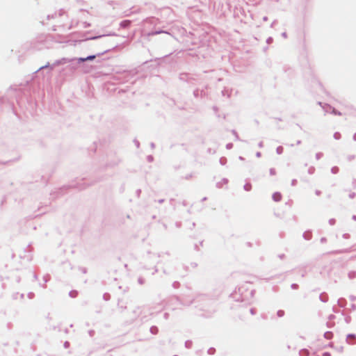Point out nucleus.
Instances as JSON below:
<instances>
[{"label": "nucleus", "mask_w": 356, "mask_h": 356, "mask_svg": "<svg viewBox=\"0 0 356 356\" xmlns=\"http://www.w3.org/2000/svg\"><path fill=\"white\" fill-rule=\"evenodd\" d=\"M95 58V56H89L86 58H79L78 59V60L80 63V62H84L86 60H93Z\"/></svg>", "instance_id": "nucleus-1"}, {"label": "nucleus", "mask_w": 356, "mask_h": 356, "mask_svg": "<svg viewBox=\"0 0 356 356\" xmlns=\"http://www.w3.org/2000/svg\"><path fill=\"white\" fill-rule=\"evenodd\" d=\"M273 199L275 201V202H278L281 199V195L278 193H275L273 195Z\"/></svg>", "instance_id": "nucleus-2"}, {"label": "nucleus", "mask_w": 356, "mask_h": 356, "mask_svg": "<svg viewBox=\"0 0 356 356\" xmlns=\"http://www.w3.org/2000/svg\"><path fill=\"white\" fill-rule=\"evenodd\" d=\"M332 334L331 332L325 333V337L327 339H330L332 337Z\"/></svg>", "instance_id": "nucleus-3"}, {"label": "nucleus", "mask_w": 356, "mask_h": 356, "mask_svg": "<svg viewBox=\"0 0 356 356\" xmlns=\"http://www.w3.org/2000/svg\"><path fill=\"white\" fill-rule=\"evenodd\" d=\"M282 150H283V149H282V147H278L277 148V154H281V153L282 152Z\"/></svg>", "instance_id": "nucleus-4"}, {"label": "nucleus", "mask_w": 356, "mask_h": 356, "mask_svg": "<svg viewBox=\"0 0 356 356\" xmlns=\"http://www.w3.org/2000/svg\"><path fill=\"white\" fill-rule=\"evenodd\" d=\"M244 188L245 191H249L250 189V185H249V184L245 185Z\"/></svg>", "instance_id": "nucleus-5"}, {"label": "nucleus", "mask_w": 356, "mask_h": 356, "mask_svg": "<svg viewBox=\"0 0 356 356\" xmlns=\"http://www.w3.org/2000/svg\"><path fill=\"white\" fill-rule=\"evenodd\" d=\"M277 314H278V316H282L283 315V312H282V311H279V312H277Z\"/></svg>", "instance_id": "nucleus-6"}, {"label": "nucleus", "mask_w": 356, "mask_h": 356, "mask_svg": "<svg viewBox=\"0 0 356 356\" xmlns=\"http://www.w3.org/2000/svg\"><path fill=\"white\" fill-rule=\"evenodd\" d=\"M323 356H330V354L328 353H325L323 355Z\"/></svg>", "instance_id": "nucleus-7"}, {"label": "nucleus", "mask_w": 356, "mask_h": 356, "mask_svg": "<svg viewBox=\"0 0 356 356\" xmlns=\"http://www.w3.org/2000/svg\"><path fill=\"white\" fill-rule=\"evenodd\" d=\"M128 23H129L128 22H122V24L123 26H126V25H127V24H128Z\"/></svg>", "instance_id": "nucleus-8"}, {"label": "nucleus", "mask_w": 356, "mask_h": 356, "mask_svg": "<svg viewBox=\"0 0 356 356\" xmlns=\"http://www.w3.org/2000/svg\"><path fill=\"white\" fill-rule=\"evenodd\" d=\"M282 35H283V37H284V38H286V33H282Z\"/></svg>", "instance_id": "nucleus-9"}, {"label": "nucleus", "mask_w": 356, "mask_h": 356, "mask_svg": "<svg viewBox=\"0 0 356 356\" xmlns=\"http://www.w3.org/2000/svg\"><path fill=\"white\" fill-rule=\"evenodd\" d=\"M257 157H259V156H260V153H259V152H257Z\"/></svg>", "instance_id": "nucleus-10"}, {"label": "nucleus", "mask_w": 356, "mask_h": 356, "mask_svg": "<svg viewBox=\"0 0 356 356\" xmlns=\"http://www.w3.org/2000/svg\"><path fill=\"white\" fill-rule=\"evenodd\" d=\"M264 21L267 20V17H264Z\"/></svg>", "instance_id": "nucleus-11"}, {"label": "nucleus", "mask_w": 356, "mask_h": 356, "mask_svg": "<svg viewBox=\"0 0 356 356\" xmlns=\"http://www.w3.org/2000/svg\"><path fill=\"white\" fill-rule=\"evenodd\" d=\"M270 40H271V38H269V39L268 40V42H270Z\"/></svg>", "instance_id": "nucleus-12"}, {"label": "nucleus", "mask_w": 356, "mask_h": 356, "mask_svg": "<svg viewBox=\"0 0 356 356\" xmlns=\"http://www.w3.org/2000/svg\"><path fill=\"white\" fill-rule=\"evenodd\" d=\"M66 63L65 59H63V63Z\"/></svg>", "instance_id": "nucleus-13"}, {"label": "nucleus", "mask_w": 356, "mask_h": 356, "mask_svg": "<svg viewBox=\"0 0 356 356\" xmlns=\"http://www.w3.org/2000/svg\"><path fill=\"white\" fill-rule=\"evenodd\" d=\"M66 63L65 59H63V63Z\"/></svg>", "instance_id": "nucleus-14"}, {"label": "nucleus", "mask_w": 356, "mask_h": 356, "mask_svg": "<svg viewBox=\"0 0 356 356\" xmlns=\"http://www.w3.org/2000/svg\"><path fill=\"white\" fill-rule=\"evenodd\" d=\"M66 63L65 59H63V63Z\"/></svg>", "instance_id": "nucleus-15"}]
</instances>
